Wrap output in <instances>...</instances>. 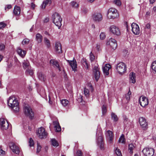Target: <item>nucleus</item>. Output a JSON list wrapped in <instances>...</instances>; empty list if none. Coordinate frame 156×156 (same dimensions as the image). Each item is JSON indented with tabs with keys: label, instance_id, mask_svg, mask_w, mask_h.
<instances>
[{
	"label": "nucleus",
	"instance_id": "f257e3e1",
	"mask_svg": "<svg viewBox=\"0 0 156 156\" xmlns=\"http://www.w3.org/2000/svg\"><path fill=\"white\" fill-rule=\"evenodd\" d=\"M7 102L9 106L12 108L14 111L16 112L19 111L20 108L18 101L16 99L14 96L10 97Z\"/></svg>",
	"mask_w": 156,
	"mask_h": 156
},
{
	"label": "nucleus",
	"instance_id": "f03ea898",
	"mask_svg": "<svg viewBox=\"0 0 156 156\" xmlns=\"http://www.w3.org/2000/svg\"><path fill=\"white\" fill-rule=\"evenodd\" d=\"M53 22L59 29L62 26V18L61 16L58 13L55 12L52 15Z\"/></svg>",
	"mask_w": 156,
	"mask_h": 156
},
{
	"label": "nucleus",
	"instance_id": "7ed1b4c3",
	"mask_svg": "<svg viewBox=\"0 0 156 156\" xmlns=\"http://www.w3.org/2000/svg\"><path fill=\"white\" fill-rule=\"evenodd\" d=\"M23 112L25 115L31 120L34 117V113L31 108L28 105H25L23 107Z\"/></svg>",
	"mask_w": 156,
	"mask_h": 156
},
{
	"label": "nucleus",
	"instance_id": "20e7f679",
	"mask_svg": "<svg viewBox=\"0 0 156 156\" xmlns=\"http://www.w3.org/2000/svg\"><path fill=\"white\" fill-rule=\"evenodd\" d=\"M107 16L109 19H115L119 16V13L117 9L114 8H111L108 10Z\"/></svg>",
	"mask_w": 156,
	"mask_h": 156
},
{
	"label": "nucleus",
	"instance_id": "39448f33",
	"mask_svg": "<svg viewBox=\"0 0 156 156\" xmlns=\"http://www.w3.org/2000/svg\"><path fill=\"white\" fill-rule=\"evenodd\" d=\"M116 69L118 72L119 74L122 75L126 71V66L124 63L120 62L117 65Z\"/></svg>",
	"mask_w": 156,
	"mask_h": 156
},
{
	"label": "nucleus",
	"instance_id": "423d86ee",
	"mask_svg": "<svg viewBox=\"0 0 156 156\" xmlns=\"http://www.w3.org/2000/svg\"><path fill=\"white\" fill-rule=\"evenodd\" d=\"M139 122L140 126L143 130H146L148 129V123L144 118L143 117L139 118Z\"/></svg>",
	"mask_w": 156,
	"mask_h": 156
},
{
	"label": "nucleus",
	"instance_id": "0eeeda50",
	"mask_svg": "<svg viewBox=\"0 0 156 156\" xmlns=\"http://www.w3.org/2000/svg\"><path fill=\"white\" fill-rule=\"evenodd\" d=\"M142 152L145 156H153L154 154V150L151 147H146L144 149Z\"/></svg>",
	"mask_w": 156,
	"mask_h": 156
},
{
	"label": "nucleus",
	"instance_id": "6e6552de",
	"mask_svg": "<svg viewBox=\"0 0 156 156\" xmlns=\"http://www.w3.org/2000/svg\"><path fill=\"white\" fill-rule=\"evenodd\" d=\"M9 147L12 150V152L16 154H19L20 152V149L18 146L13 142H10L9 143Z\"/></svg>",
	"mask_w": 156,
	"mask_h": 156
},
{
	"label": "nucleus",
	"instance_id": "1a4fd4ad",
	"mask_svg": "<svg viewBox=\"0 0 156 156\" xmlns=\"http://www.w3.org/2000/svg\"><path fill=\"white\" fill-rule=\"evenodd\" d=\"M37 135L40 139L46 138L47 136V133L45 131V129L43 127L39 128L37 132Z\"/></svg>",
	"mask_w": 156,
	"mask_h": 156
},
{
	"label": "nucleus",
	"instance_id": "9d476101",
	"mask_svg": "<svg viewBox=\"0 0 156 156\" xmlns=\"http://www.w3.org/2000/svg\"><path fill=\"white\" fill-rule=\"evenodd\" d=\"M109 30L110 32L115 35L119 36L121 34L119 28L115 25L111 26L109 28Z\"/></svg>",
	"mask_w": 156,
	"mask_h": 156
},
{
	"label": "nucleus",
	"instance_id": "9b49d317",
	"mask_svg": "<svg viewBox=\"0 0 156 156\" xmlns=\"http://www.w3.org/2000/svg\"><path fill=\"white\" fill-rule=\"evenodd\" d=\"M139 101L140 105L143 107L147 105L149 103L147 98L146 97L143 96L140 97Z\"/></svg>",
	"mask_w": 156,
	"mask_h": 156
},
{
	"label": "nucleus",
	"instance_id": "f8f14e48",
	"mask_svg": "<svg viewBox=\"0 0 156 156\" xmlns=\"http://www.w3.org/2000/svg\"><path fill=\"white\" fill-rule=\"evenodd\" d=\"M132 30L133 33L136 35H139L140 33V28L137 24L133 23L131 24Z\"/></svg>",
	"mask_w": 156,
	"mask_h": 156
},
{
	"label": "nucleus",
	"instance_id": "ddd939ff",
	"mask_svg": "<svg viewBox=\"0 0 156 156\" xmlns=\"http://www.w3.org/2000/svg\"><path fill=\"white\" fill-rule=\"evenodd\" d=\"M93 72L95 79L97 82L100 76V68L98 66H95L93 68Z\"/></svg>",
	"mask_w": 156,
	"mask_h": 156
},
{
	"label": "nucleus",
	"instance_id": "4468645a",
	"mask_svg": "<svg viewBox=\"0 0 156 156\" xmlns=\"http://www.w3.org/2000/svg\"><path fill=\"white\" fill-rule=\"evenodd\" d=\"M107 44L109 45L113 50L115 49L117 46V43L116 41L114 39L111 38L107 42Z\"/></svg>",
	"mask_w": 156,
	"mask_h": 156
},
{
	"label": "nucleus",
	"instance_id": "2eb2a0df",
	"mask_svg": "<svg viewBox=\"0 0 156 156\" xmlns=\"http://www.w3.org/2000/svg\"><path fill=\"white\" fill-rule=\"evenodd\" d=\"M92 18L94 21L99 22L102 20L103 17L101 13H96L93 15Z\"/></svg>",
	"mask_w": 156,
	"mask_h": 156
},
{
	"label": "nucleus",
	"instance_id": "dca6fc26",
	"mask_svg": "<svg viewBox=\"0 0 156 156\" xmlns=\"http://www.w3.org/2000/svg\"><path fill=\"white\" fill-rule=\"evenodd\" d=\"M97 143L100 147L101 150L104 149V142L103 141V139L102 136L101 135L98 138Z\"/></svg>",
	"mask_w": 156,
	"mask_h": 156
},
{
	"label": "nucleus",
	"instance_id": "f3484780",
	"mask_svg": "<svg viewBox=\"0 0 156 156\" xmlns=\"http://www.w3.org/2000/svg\"><path fill=\"white\" fill-rule=\"evenodd\" d=\"M50 65H51L54 67H56L60 71V67L58 62L54 59H51L49 62Z\"/></svg>",
	"mask_w": 156,
	"mask_h": 156
},
{
	"label": "nucleus",
	"instance_id": "a211bd4d",
	"mask_svg": "<svg viewBox=\"0 0 156 156\" xmlns=\"http://www.w3.org/2000/svg\"><path fill=\"white\" fill-rule=\"evenodd\" d=\"M55 48L56 51L58 53H61L62 52V46L61 43L58 42H56Z\"/></svg>",
	"mask_w": 156,
	"mask_h": 156
},
{
	"label": "nucleus",
	"instance_id": "6ab92c4d",
	"mask_svg": "<svg viewBox=\"0 0 156 156\" xmlns=\"http://www.w3.org/2000/svg\"><path fill=\"white\" fill-rule=\"evenodd\" d=\"M17 52L18 54L22 58L24 57L26 53L25 51L22 49L20 47L17 48Z\"/></svg>",
	"mask_w": 156,
	"mask_h": 156
},
{
	"label": "nucleus",
	"instance_id": "aec40b11",
	"mask_svg": "<svg viewBox=\"0 0 156 156\" xmlns=\"http://www.w3.org/2000/svg\"><path fill=\"white\" fill-rule=\"evenodd\" d=\"M111 67V66L110 65L107 64L103 67V72L105 75H109V71Z\"/></svg>",
	"mask_w": 156,
	"mask_h": 156
},
{
	"label": "nucleus",
	"instance_id": "412c9836",
	"mask_svg": "<svg viewBox=\"0 0 156 156\" xmlns=\"http://www.w3.org/2000/svg\"><path fill=\"white\" fill-rule=\"evenodd\" d=\"M106 134V137L109 138L110 143H112V142L113 137V134L112 132L109 130L107 131Z\"/></svg>",
	"mask_w": 156,
	"mask_h": 156
},
{
	"label": "nucleus",
	"instance_id": "4be33fe9",
	"mask_svg": "<svg viewBox=\"0 0 156 156\" xmlns=\"http://www.w3.org/2000/svg\"><path fill=\"white\" fill-rule=\"evenodd\" d=\"M53 124L55 126V131L57 132H59L61 131V127L59 125V123L56 121H55L53 122Z\"/></svg>",
	"mask_w": 156,
	"mask_h": 156
},
{
	"label": "nucleus",
	"instance_id": "5701e85b",
	"mask_svg": "<svg viewBox=\"0 0 156 156\" xmlns=\"http://www.w3.org/2000/svg\"><path fill=\"white\" fill-rule=\"evenodd\" d=\"M67 62L69 63L70 66L71 67L73 70H75V69L77 68L76 62L75 60L73 61L68 60Z\"/></svg>",
	"mask_w": 156,
	"mask_h": 156
},
{
	"label": "nucleus",
	"instance_id": "b1692460",
	"mask_svg": "<svg viewBox=\"0 0 156 156\" xmlns=\"http://www.w3.org/2000/svg\"><path fill=\"white\" fill-rule=\"evenodd\" d=\"M129 82L130 83H134L136 82V75L133 72L131 73L130 74Z\"/></svg>",
	"mask_w": 156,
	"mask_h": 156
},
{
	"label": "nucleus",
	"instance_id": "393cba45",
	"mask_svg": "<svg viewBox=\"0 0 156 156\" xmlns=\"http://www.w3.org/2000/svg\"><path fill=\"white\" fill-rule=\"evenodd\" d=\"M20 8L17 6H15L13 10V13L16 16H18L20 13Z\"/></svg>",
	"mask_w": 156,
	"mask_h": 156
},
{
	"label": "nucleus",
	"instance_id": "a878e982",
	"mask_svg": "<svg viewBox=\"0 0 156 156\" xmlns=\"http://www.w3.org/2000/svg\"><path fill=\"white\" fill-rule=\"evenodd\" d=\"M43 37L39 33H37L36 35V39L38 43L41 42L42 40Z\"/></svg>",
	"mask_w": 156,
	"mask_h": 156
},
{
	"label": "nucleus",
	"instance_id": "bb28decb",
	"mask_svg": "<svg viewBox=\"0 0 156 156\" xmlns=\"http://www.w3.org/2000/svg\"><path fill=\"white\" fill-rule=\"evenodd\" d=\"M49 3H51V1L50 0H44L41 5V8L42 9H44Z\"/></svg>",
	"mask_w": 156,
	"mask_h": 156
},
{
	"label": "nucleus",
	"instance_id": "cd10ccee",
	"mask_svg": "<svg viewBox=\"0 0 156 156\" xmlns=\"http://www.w3.org/2000/svg\"><path fill=\"white\" fill-rule=\"evenodd\" d=\"M44 43L47 48H49L51 46V44L50 41L46 37H44Z\"/></svg>",
	"mask_w": 156,
	"mask_h": 156
},
{
	"label": "nucleus",
	"instance_id": "c85d7f7f",
	"mask_svg": "<svg viewBox=\"0 0 156 156\" xmlns=\"http://www.w3.org/2000/svg\"><path fill=\"white\" fill-rule=\"evenodd\" d=\"M38 78L41 81H44L45 80V76L41 73H39L38 74Z\"/></svg>",
	"mask_w": 156,
	"mask_h": 156
},
{
	"label": "nucleus",
	"instance_id": "c756f323",
	"mask_svg": "<svg viewBox=\"0 0 156 156\" xmlns=\"http://www.w3.org/2000/svg\"><path fill=\"white\" fill-rule=\"evenodd\" d=\"M125 142L126 139L125 138L124 135L123 134H122L119 139V142L125 144Z\"/></svg>",
	"mask_w": 156,
	"mask_h": 156
},
{
	"label": "nucleus",
	"instance_id": "7c9ffc66",
	"mask_svg": "<svg viewBox=\"0 0 156 156\" xmlns=\"http://www.w3.org/2000/svg\"><path fill=\"white\" fill-rule=\"evenodd\" d=\"M111 119L115 122H117L118 120V118L117 115L113 112L111 113Z\"/></svg>",
	"mask_w": 156,
	"mask_h": 156
},
{
	"label": "nucleus",
	"instance_id": "2f4dec72",
	"mask_svg": "<svg viewBox=\"0 0 156 156\" xmlns=\"http://www.w3.org/2000/svg\"><path fill=\"white\" fill-rule=\"evenodd\" d=\"M61 103L65 107L68 105L69 101L67 99H63L61 101Z\"/></svg>",
	"mask_w": 156,
	"mask_h": 156
},
{
	"label": "nucleus",
	"instance_id": "473e14b6",
	"mask_svg": "<svg viewBox=\"0 0 156 156\" xmlns=\"http://www.w3.org/2000/svg\"><path fill=\"white\" fill-rule=\"evenodd\" d=\"M134 148V146L133 144H129L128 145V150L129 151V153L132 154L133 153V150Z\"/></svg>",
	"mask_w": 156,
	"mask_h": 156
},
{
	"label": "nucleus",
	"instance_id": "72a5a7b5",
	"mask_svg": "<svg viewBox=\"0 0 156 156\" xmlns=\"http://www.w3.org/2000/svg\"><path fill=\"white\" fill-rule=\"evenodd\" d=\"M51 141V144L53 146L58 147L59 145L58 141L55 139H52Z\"/></svg>",
	"mask_w": 156,
	"mask_h": 156
},
{
	"label": "nucleus",
	"instance_id": "f704fd0d",
	"mask_svg": "<svg viewBox=\"0 0 156 156\" xmlns=\"http://www.w3.org/2000/svg\"><path fill=\"white\" fill-rule=\"evenodd\" d=\"M115 153L117 156H122L120 150L118 147L115 148Z\"/></svg>",
	"mask_w": 156,
	"mask_h": 156
},
{
	"label": "nucleus",
	"instance_id": "c9c22d12",
	"mask_svg": "<svg viewBox=\"0 0 156 156\" xmlns=\"http://www.w3.org/2000/svg\"><path fill=\"white\" fill-rule=\"evenodd\" d=\"M131 95V92L129 90L127 94L125 95V98H126V100L128 101L130 100V96Z\"/></svg>",
	"mask_w": 156,
	"mask_h": 156
},
{
	"label": "nucleus",
	"instance_id": "e433bc0d",
	"mask_svg": "<svg viewBox=\"0 0 156 156\" xmlns=\"http://www.w3.org/2000/svg\"><path fill=\"white\" fill-rule=\"evenodd\" d=\"M26 73L30 75L31 76L33 74V71L31 69L28 68L26 70Z\"/></svg>",
	"mask_w": 156,
	"mask_h": 156
},
{
	"label": "nucleus",
	"instance_id": "4c0bfd02",
	"mask_svg": "<svg viewBox=\"0 0 156 156\" xmlns=\"http://www.w3.org/2000/svg\"><path fill=\"white\" fill-rule=\"evenodd\" d=\"M84 93L87 97L89 96L90 95L89 90L86 87L84 88Z\"/></svg>",
	"mask_w": 156,
	"mask_h": 156
},
{
	"label": "nucleus",
	"instance_id": "58836bf2",
	"mask_svg": "<svg viewBox=\"0 0 156 156\" xmlns=\"http://www.w3.org/2000/svg\"><path fill=\"white\" fill-rule=\"evenodd\" d=\"M151 68L156 73V60L154 61L152 63Z\"/></svg>",
	"mask_w": 156,
	"mask_h": 156
},
{
	"label": "nucleus",
	"instance_id": "ea45409f",
	"mask_svg": "<svg viewBox=\"0 0 156 156\" xmlns=\"http://www.w3.org/2000/svg\"><path fill=\"white\" fill-rule=\"evenodd\" d=\"M123 122L124 124L127 125L129 122V119L126 115L123 116Z\"/></svg>",
	"mask_w": 156,
	"mask_h": 156
},
{
	"label": "nucleus",
	"instance_id": "a19ab883",
	"mask_svg": "<svg viewBox=\"0 0 156 156\" xmlns=\"http://www.w3.org/2000/svg\"><path fill=\"white\" fill-rule=\"evenodd\" d=\"M30 40L28 38H25L23 40L22 42L23 45L27 44L30 42Z\"/></svg>",
	"mask_w": 156,
	"mask_h": 156
},
{
	"label": "nucleus",
	"instance_id": "79ce46f5",
	"mask_svg": "<svg viewBox=\"0 0 156 156\" xmlns=\"http://www.w3.org/2000/svg\"><path fill=\"white\" fill-rule=\"evenodd\" d=\"M107 112V108L105 105H103L102 107V112L103 115L105 114Z\"/></svg>",
	"mask_w": 156,
	"mask_h": 156
},
{
	"label": "nucleus",
	"instance_id": "37998d69",
	"mask_svg": "<svg viewBox=\"0 0 156 156\" xmlns=\"http://www.w3.org/2000/svg\"><path fill=\"white\" fill-rule=\"evenodd\" d=\"M29 145L30 147L33 146L34 145V141L31 138H30L29 142Z\"/></svg>",
	"mask_w": 156,
	"mask_h": 156
},
{
	"label": "nucleus",
	"instance_id": "c03bdc74",
	"mask_svg": "<svg viewBox=\"0 0 156 156\" xmlns=\"http://www.w3.org/2000/svg\"><path fill=\"white\" fill-rule=\"evenodd\" d=\"M114 3L117 6H120L121 5V2L120 0H114Z\"/></svg>",
	"mask_w": 156,
	"mask_h": 156
},
{
	"label": "nucleus",
	"instance_id": "a18cd8bd",
	"mask_svg": "<svg viewBox=\"0 0 156 156\" xmlns=\"http://www.w3.org/2000/svg\"><path fill=\"white\" fill-rule=\"evenodd\" d=\"M7 25L5 23L1 22L0 23V29H2L5 28Z\"/></svg>",
	"mask_w": 156,
	"mask_h": 156
},
{
	"label": "nucleus",
	"instance_id": "49530a36",
	"mask_svg": "<svg viewBox=\"0 0 156 156\" xmlns=\"http://www.w3.org/2000/svg\"><path fill=\"white\" fill-rule=\"evenodd\" d=\"M5 119L3 118H1L0 119V125L2 127L3 125L6 124Z\"/></svg>",
	"mask_w": 156,
	"mask_h": 156
},
{
	"label": "nucleus",
	"instance_id": "de8ad7c7",
	"mask_svg": "<svg viewBox=\"0 0 156 156\" xmlns=\"http://www.w3.org/2000/svg\"><path fill=\"white\" fill-rule=\"evenodd\" d=\"M100 38L101 40H104L105 39L106 37V35L105 33L104 32H102L100 34Z\"/></svg>",
	"mask_w": 156,
	"mask_h": 156
},
{
	"label": "nucleus",
	"instance_id": "09e8293b",
	"mask_svg": "<svg viewBox=\"0 0 156 156\" xmlns=\"http://www.w3.org/2000/svg\"><path fill=\"white\" fill-rule=\"evenodd\" d=\"M41 146L40 145V144L38 143H37V153H39L41 151Z\"/></svg>",
	"mask_w": 156,
	"mask_h": 156
},
{
	"label": "nucleus",
	"instance_id": "8fccbe9b",
	"mask_svg": "<svg viewBox=\"0 0 156 156\" xmlns=\"http://www.w3.org/2000/svg\"><path fill=\"white\" fill-rule=\"evenodd\" d=\"M71 5L73 7L76 8L78 7V4L76 2L73 1L71 2Z\"/></svg>",
	"mask_w": 156,
	"mask_h": 156
},
{
	"label": "nucleus",
	"instance_id": "3c124183",
	"mask_svg": "<svg viewBox=\"0 0 156 156\" xmlns=\"http://www.w3.org/2000/svg\"><path fill=\"white\" fill-rule=\"evenodd\" d=\"M151 25L149 23H148L146 24L145 26V29H147L149 30L148 31V33L149 34L151 31Z\"/></svg>",
	"mask_w": 156,
	"mask_h": 156
},
{
	"label": "nucleus",
	"instance_id": "603ef678",
	"mask_svg": "<svg viewBox=\"0 0 156 156\" xmlns=\"http://www.w3.org/2000/svg\"><path fill=\"white\" fill-rule=\"evenodd\" d=\"M8 127L9 124L8 123V122H7L6 124L3 125L2 126L1 128L2 129L6 130V129L8 128Z\"/></svg>",
	"mask_w": 156,
	"mask_h": 156
},
{
	"label": "nucleus",
	"instance_id": "864d4df0",
	"mask_svg": "<svg viewBox=\"0 0 156 156\" xmlns=\"http://www.w3.org/2000/svg\"><path fill=\"white\" fill-rule=\"evenodd\" d=\"M23 67L25 69L27 68L28 67L29 68V63L27 62H24L23 64Z\"/></svg>",
	"mask_w": 156,
	"mask_h": 156
},
{
	"label": "nucleus",
	"instance_id": "5fc2aeb1",
	"mask_svg": "<svg viewBox=\"0 0 156 156\" xmlns=\"http://www.w3.org/2000/svg\"><path fill=\"white\" fill-rule=\"evenodd\" d=\"M90 60L91 61H93L94 59V55L92 52H91L90 54Z\"/></svg>",
	"mask_w": 156,
	"mask_h": 156
},
{
	"label": "nucleus",
	"instance_id": "6e6d98bb",
	"mask_svg": "<svg viewBox=\"0 0 156 156\" xmlns=\"http://www.w3.org/2000/svg\"><path fill=\"white\" fill-rule=\"evenodd\" d=\"M76 154L77 156H83L82 152L81 150L77 151Z\"/></svg>",
	"mask_w": 156,
	"mask_h": 156
},
{
	"label": "nucleus",
	"instance_id": "4d7b16f0",
	"mask_svg": "<svg viewBox=\"0 0 156 156\" xmlns=\"http://www.w3.org/2000/svg\"><path fill=\"white\" fill-rule=\"evenodd\" d=\"M83 63H85V64L87 69H88V68L89 67V65H88V64L87 62L86 61V59H84L83 58Z\"/></svg>",
	"mask_w": 156,
	"mask_h": 156
},
{
	"label": "nucleus",
	"instance_id": "13d9d810",
	"mask_svg": "<svg viewBox=\"0 0 156 156\" xmlns=\"http://www.w3.org/2000/svg\"><path fill=\"white\" fill-rule=\"evenodd\" d=\"M5 46L4 44H0V50L3 51L4 50Z\"/></svg>",
	"mask_w": 156,
	"mask_h": 156
},
{
	"label": "nucleus",
	"instance_id": "bf43d9fd",
	"mask_svg": "<svg viewBox=\"0 0 156 156\" xmlns=\"http://www.w3.org/2000/svg\"><path fill=\"white\" fill-rule=\"evenodd\" d=\"M5 154V151L1 148L0 147V155H3Z\"/></svg>",
	"mask_w": 156,
	"mask_h": 156
},
{
	"label": "nucleus",
	"instance_id": "052dcab7",
	"mask_svg": "<svg viewBox=\"0 0 156 156\" xmlns=\"http://www.w3.org/2000/svg\"><path fill=\"white\" fill-rule=\"evenodd\" d=\"M31 6L32 9L34 10L36 6V5L34 3L31 2Z\"/></svg>",
	"mask_w": 156,
	"mask_h": 156
},
{
	"label": "nucleus",
	"instance_id": "680f3d73",
	"mask_svg": "<svg viewBox=\"0 0 156 156\" xmlns=\"http://www.w3.org/2000/svg\"><path fill=\"white\" fill-rule=\"evenodd\" d=\"M88 86H89V88L90 89L91 91H93L94 89L92 85L90 83L88 84Z\"/></svg>",
	"mask_w": 156,
	"mask_h": 156
},
{
	"label": "nucleus",
	"instance_id": "e2e57ef3",
	"mask_svg": "<svg viewBox=\"0 0 156 156\" xmlns=\"http://www.w3.org/2000/svg\"><path fill=\"white\" fill-rule=\"evenodd\" d=\"M49 19L48 18H46L44 20V23H47L49 21Z\"/></svg>",
	"mask_w": 156,
	"mask_h": 156
},
{
	"label": "nucleus",
	"instance_id": "0e129e2a",
	"mask_svg": "<svg viewBox=\"0 0 156 156\" xmlns=\"http://www.w3.org/2000/svg\"><path fill=\"white\" fill-rule=\"evenodd\" d=\"M100 45H98V44H97V45H96V48L97 49V50L98 51H100Z\"/></svg>",
	"mask_w": 156,
	"mask_h": 156
},
{
	"label": "nucleus",
	"instance_id": "69168bd1",
	"mask_svg": "<svg viewBox=\"0 0 156 156\" xmlns=\"http://www.w3.org/2000/svg\"><path fill=\"white\" fill-rule=\"evenodd\" d=\"M156 0H149L150 3L151 4H152Z\"/></svg>",
	"mask_w": 156,
	"mask_h": 156
},
{
	"label": "nucleus",
	"instance_id": "338daca9",
	"mask_svg": "<svg viewBox=\"0 0 156 156\" xmlns=\"http://www.w3.org/2000/svg\"><path fill=\"white\" fill-rule=\"evenodd\" d=\"M12 7V5H7V8L8 9H9L11 8Z\"/></svg>",
	"mask_w": 156,
	"mask_h": 156
},
{
	"label": "nucleus",
	"instance_id": "774afa93",
	"mask_svg": "<svg viewBox=\"0 0 156 156\" xmlns=\"http://www.w3.org/2000/svg\"><path fill=\"white\" fill-rule=\"evenodd\" d=\"M44 34L46 35H48V36H50V35L49 33L47 31H45Z\"/></svg>",
	"mask_w": 156,
	"mask_h": 156
}]
</instances>
